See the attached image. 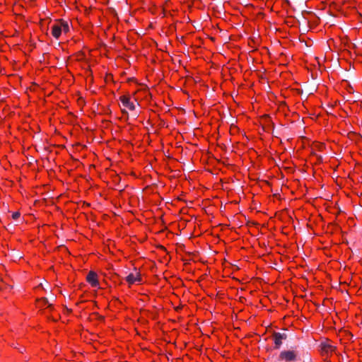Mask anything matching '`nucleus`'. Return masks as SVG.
I'll return each mask as SVG.
<instances>
[{"label": "nucleus", "instance_id": "obj_1", "mask_svg": "<svg viewBox=\"0 0 362 362\" xmlns=\"http://www.w3.org/2000/svg\"><path fill=\"white\" fill-rule=\"evenodd\" d=\"M70 27L67 21L63 19H58L50 25L51 34L56 40L69 32Z\"/></svg>", "mask_w": 362, "mask_h": 362}, {"label": "nucleus", "instance_id": "obj_2", "mask_svg": "<svg viewBox=\"0 0 362 362\" xmlns=\"http://www.w3.org/2000/svg\"><path fill=\"white\" fill-rule=\"evenodd\" d=\"M119 100L122 105L121 110L123 114L135 110L138 105L136 100L129 94L119 96Z\"/></svg>", "mask_w": 362, "mask_h": 362}, {"label": "nucleus", "instance_id": "obj_3", "mask_svg": "<svg viewBox=\"0 0 362 362\" xmlns=\"http://www.w3.org/2000/svg\"><path fill=\"white\" fill-rule=\"evenodd\" d=\"M125 280L129 286H131L133 284H141L142 283L141 274L136 269L126 276Z\"/></svg>", "mask_w": 362, "mask_h": 362}, {"label": "nucleus", "instance_id": "obj_4", "mask_svg": "<svg viewBox=\"0 0 362 362\" xmlns=\"http://www.w3.org/2000/svg\"><path fill=\"white\" fill-rule=\"evenodd\" d=\"M297 354L294 351H284L279 354V359L281 362H295Z\"/></svg>", "mask_w": 362, "mask_h": 362}, {"label": "nucleus", "instance_id": "obj_5", "mask_svg": "<svg viewBox=\"0 0 362 362\" xmlns=\"http://www.w3.org/2000/svg\"><path fill=\"white\" fill-rule=\"evenodd\" d=\"M336 347L331 344L329 341L322 342L321 344V351L323 356L328 357L335 351Z\"/></svg>", "mask_w": 362, "mask_h": 362}, {"label": "nucleus", "instance_id": "obj_6", "mask_svg": "<svg viewBox=\"0 0 362 362\" xmlns=\"http://www.w3.org/2000/svg\"><path fill=\"white\" fill-rule=\"evenodd\" d=\"M86 281L93 288L99 287L98 276L95 272L90 271L88 272L86 276Z\"/></svg>", "mask_w": 362, "mask_h": 362}, {"label": "nucleus", "instance_id": "obj_7", "mask_svg": "<svg viewBox=\"0 0 362 362\" xmlns=\"http://www.w3.org/2000/svg\"><path fill=\"white\" fill-rule=\"evenodd\" d=\"M272 337L275 344V348L279 349L282 344L283 340L286 339V334L280 332H274Z\"/></svg>", "mask_w": 362, "mask_h": 362}, {"label": "nucleus", "instance_id": "obj_8", "mask_svg": "<svg viewBox=\"0 0 362 362\" xmlns=\"http://www.w3.org/2000/svg\"><path fill=\"white\" fill-rule=\"evenodd\" d=\"M19 216H20V213H19V212H18V211L14 212V213H13V214H12V218H13V219H17Z\"/></svg>", "mask_w": 362, "mask_h": 362}, {"label": "nucleus", "instance_id": "obj_9", "mask_svg": "<svg viewBox=\"0 0 362 362\" xmlns=\"http://www.w3.org/2000/svg\"><path fill=\"white\" fill-rule=\"evenodd\" d=\"M2 286H3V283L2 281L0 280V289L2 288Z\"/></svg>", "mask_w": 362, "mask_h": 362}]
</instances>
